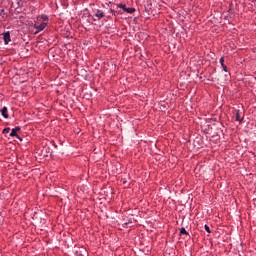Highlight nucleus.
<instances>
[{
    "mask_svg": "<svg viewBox=\"0 0 256 256\" xmlns=\"http://www.w3.org/2000/svg\"><path fill=\"white\" fill-rule=\"evenodd\" d=\"M42 19H43V22L41 24L39 23L34 24V29H36L35 34L41 33V31H43L45 27H47V21L49 18H47V16H43Z\"/></svg>",
    "mask_w": 256,
    "mask_h": 256,
    "instance_id": "1",
    "label": "nucleus"
},
{
    "mask_svg": "<svg viewBox=\"0 0 256 256\" xmlns=\"http://www.w3.org/2000/svg\"><path fill=\"white\" fill-rule=\"evenodd\" d=\"M118 7H120V9H123V11H125L126 13H135V8H128L125 4H119Z\"/></svg>",
    "mask_w": 256,
    "mask_h": 256,
    "instance_id": "2",
    "label": "nucleus"
},
{
    "mask_svg": "<svg viewBox=\"0 0 256 256\" xmlns=\"http://www.w3.org/2000/svg\"><path fill=\"white\" fill-rule=\"evenodd\" d=\"M3 39H4L5 45H9V43L11 42V33L10 32L3 33Z\"/></svg>",
    "mask_w": 256,
    "mask_h": 256,
    "instance_id": "3",
    "label": "nucleus"
},
{
    "mask_svg": "<svg viewBox=\"0 0 256 256\" xmlns=\"http://www.w3.org/2000/svg\"><path fill=\"white\" fill-rule=\"evenodd\" d=\"M234 117H235L236 121H239V123L243 122V116L241 115L240 110H235L234 111Z\"/></svg>",
    "mask_w": 256,
    "mask_h": 256,
    "instance_id": "4",
    "label": "nucleus"
},
{
    "mask_svg": "<svg viewBox=\"0 0 256 256\" xmlns=\"http://www.w3.org/2000/svg\"><path fill=\"white\" fill-rule=\"evenodd\" d=\"M21 131V127L17 126L11 130L10 137H17L19 139V135H17V132Z\"/></svg>",
    "mask_w": 256,
    "mask_h": 256,
    "instance_id": "5",
    "label": "nucleus"
},
{
    "mask_svg": "<svg viewBox=\"0 0 256 256\" xmlns=\"http://www.w3.org/2000/svg\"><path fill=\"white\" fill-rule=\"evenodd\" d=\"M94 17H96L97 19H103V17H105V13L102 12V10H96Z\"/></svg>",
    "mask_w": 256,
    "mask_h": 256,
    "instance_id": "6",
    "label": "nucleus"
},
{
    "mask_svg": "<svg viewBox=\"0 0 256 256\" xmlns=\"http://www.w3.org/2000/svg\"><path fill=\"white\" fill-rule=\"evenodd\" d=\"M1 115H2V117H4V119H9V114L7 113V107L4 106L1 109Z\"/></svg>",
    "mask_w": 256,
    "mask_h": 256,
    "instance_id": "7",
    "label": "nucleus"
},
{
    "mask_svg": "<svg viewBox=\"0 0 256 256\" xmlns=\"http://www.w3.org/2000/svg\"><path fill=\"white\" fill-rule=\"evenodd\" d=\"M180 235H189V233L187 232V230L185 228H181Z\"/></svg>",
    "mask_w": 256,
    "mask_h": 256,
    "instance_id": "8",
    "label": "nucleus"
},
{
    "mask_svg": "<svg viewBox=\"0 0 256 256\" xmlns=\"http://www.w3.org/2000/svg\"><path fill=\"white\" fill-rule=\"evenodd\" d=\"M9 131H11V128H5V129L2 131V133H3L4 135H7V133H9Z\"/></svg>",
    "mask_w": 256,
    "mask_h": 256,
    "instance_id": "9",
    "label": "nucleus"
},
{
    "mask_svg": "<svg viewBox=\"0 0 256 256\" xmlns=\"http://www.w3.org/2000/svg\"><path fill=\"white\" fill-rule=\"evenodd\" d=\"M204 229L207 233H211V228H209V225H205Z\"/></svg>",
    "mask_w": 256,
    "mask_h": 256,
    "instance_id": "10",
    "label": "nucleus"
},
{
    "mask_svg": "<svg viewBox=\"0 0 256 256\" xmlns=\"http://www.w3.org/2000/svg\"><path fill=\"white\" fill-rule=\"evenodd\" d=\"M220 63H221L222 66L225 65V59L224 58H220Z\"/></svg>",
    "mask_w": 256,
    "mask_h": 256,
    "instance_id": "11",
    "label": "nucleus"
},
{
    "mask_svg": "<svg viewBox=\"0 0 256 256\" xmlns=\"http://www.w3.org/2000/svg\"><path fill=\"white\" fill-rule=\"evenodd\" d=\"M223 71H225V73H227V66L222 65Z\"/></svg>",
    "mask_w": 256,
    "mask_h": 256,
    "instance_id": "12",
    "label": "nucleus"
}]
</instances>
